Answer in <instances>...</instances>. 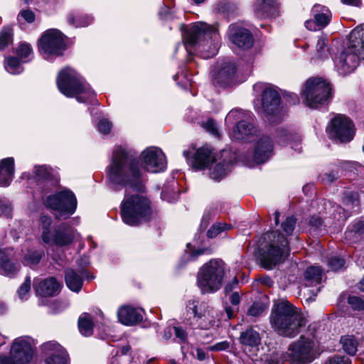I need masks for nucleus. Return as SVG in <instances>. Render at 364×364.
Returning a JSON list of instances; mask_svg holds the SVG:
<instances>
[{
    "label": "nucleus",
    "mask_w": 364,
    "mask_h": 364,
    "mask_svg": "<svg viewBox=\"0 0 364 364\" xmlns=\"http://www.w3.org/2000/svg\"><path fill=\"white\" fill-rule=\"evenodd\" d=\"M107 181L109 188L114 191L124 188L141 192L144 190L136 157L122 147L113 151L112 161L107 167Z\"/></svg>",
    "instance_id": "f257e3e1"
},
{
    "label": "nucleus",
    "mask_w": 364,
    "mask_h": 364,
    "mask_svg": "<svg viewBox=\"0 0 364 364\" xmlns=\"http://www.w3.org/2000/svg\"><path fill=\"white\" fill-rule=\"evenodd\" d=\"M219 39L217 29L203 22L194 23L183 37L187 53L191 54L193 51H197L204 59L212 58L217 54Z\"/></svg>",
    "instance_id": "f03ea898"
},
{
    "label": "nucleus",
    "mask_w": 364,
    "mask_h": 364,
    "mask_svg": "<svg viewBox=\"0 0 364 364\" xmlns=\"http://www.w3.org/2000/svg\"><path fill=\"white\" fill-rule=\"evenodd\" d=\"M360 60H364V23L350 32L349 46L333 58L335 70L346 76L354 72Z\"/></svg>",
    "instance_id": "7ed1b4c3"
},
{
    "label": "nucleus",
    "mask_w": 364,
    "mask_h": 364,
    "mask_svg": "<svg viewBox=\"0 0 364 364\" xmlns=\"http://www.w3.org/2000/svg\"><path fill=\"white\" fill-rule=\"evenodd\" d=\"M306 318L296 307L288 301L279 303L272 311L270 323L280 336L294 338L306 325Z\"/></svg>",
    "instance_id": "20e7f679"
},
{
    "label": "nucleus",
    "mask_w": 364,
    "mask_h": 364,
    "mask_svg": "<svg viewBox=\"0 0 364 364\" xmlns=\"http://www.w3.org/2000/svg\"><path fill=\"white\" fill-rule=\"evenodd\" d=\"M258 259L261 265L271 269L283 262L289 254V242L277 231L264 233L260 240Z\"/></svg>",
    "instance_id": "39448f33"
},
{
    "label": "nucleus",
    "mask_w": 364,
    "mask_h": 364,
    "mask_svg": "<svg viewBox=\"0 0 364 364\" xmlns=\"http://www.w3.org/2000/svg\"><path fill=\"white\" fill-rule=\"evenodd\" d=\"M57 85L61 93L68 97H75L79 102H92L95 99V93L90 85L70 68L60 72Z\"/></svg>",
    "instance_id": "423d86ee"
},
{
    "label": "nucleus",
    "mask_w": 364,
    "mask_h": 364,
    "mask_svg": "<svg viewBox=\"0 0 364 364\" xmlns=\"http://www.w3.org/2000/svg\"><path fill=\"white\" fill-rule=\"evenodd\" d=\"M122 220L129 225H136L149 220L152 214L150 200L142 193L129 195L126 191L121 205Z\"/></svg>",
    "instance_id": "0eeeda50"
},
{
    "label": "nucleus",
    "mask_w": 364,
    "mask_h": 364,
    "mask_svg": "<svg viewBox=\"0 0 364 364\" xmlns=\"http://www.w3.org/2000/svg\"><path fill=\"white\" fill-rule=\"evenodd\" d=\"M52 223L50 217H41V237L44 243L61 247L70 245L79 237V233L68 223H63L53 228Z\"/></svg>",
    "instance_id": "6e6552de"
},
{
    "label": "nucleus",
    "mask_w": 364,
    "mask_h": 364,
    "mask_svg": "<svg viewBox=\"0 0 364 364\" xmlns=\"http://www.w3.org/2000/svg\"><path fill=\"white\" fill-rule=\"evenodd\" d=\"M331 85L321 77L308 79L301 91L304 103L309 107L317 109L327 104L332 97Z\"/></svg>",
    "instance_id": "1a4fd4ad"
},
{
    "label": "nucleus",
    "mask_w": 364,
    "mask_h": 364,
    "mask_svg": "<svg viewBox=\"0 0 364 364\" xmlns=\"http://www.w3.org/2000/svg\"><path fill=\"white\" fill-rule=\"evenodd\" d=\"M225 277V264L220 259L210 260L200 269L197 284L203 294L213 293L220 289Z\"/></svg>",
    "instance_id": "9d476101"
},
{
    "label": "nucleus",
    "mask_w": 364,
    "mask_h": 364,
    "mask_svg": "<svg viewBox=\"0 0 364 364\" xmlns=\"http://www.w3.org/2000/svg\"><path fill=\"white\" fill-rule=\"evenodd\" d=\"M237 121L233 128L231 137L237 141L250 142L254 140L257 129L254 125L253 114L249 111L234 109L229 112L225 117L226 124H232Z\"/></svg>",
    "instance_id": "9b49d317"
},
{
    "label": "nucleus",
    "mask_w": 364,
    "mask_h": 364,
    "mask_svg": "<svg viewBox=\"0 0 364 364\" xmlns=\"http://www.w3.org/2000/svg\"><path fill=\"white\" fill-rule=\"evenodd\" d=\"M255 92H262L261 100L255 101L257 112L269 122H273V118L279 113L280 97L278 92L271 85L264 83H257L253 86Z\"/></svg>",
    "instance_id": "f8f14e48"
},
{
    "label": "nucleus",
    "mask_w": 364,
    "mask_h": 364,
    "mask_svg": "<svg viewBox=\"0 0 364 364\" xmlns=\"http://www.w3.org/2000/svg\"><path fill=\"white\" fill-rule=\"evenodd\" d=\"M34 345V341L30 336L15 338L11 345L9 353L0 354V364H28L33 358Z\"/></svg>",
    "instance_id": "ddd939ff"
},
{
    "label": "nucleus",
    "mask_w": 364,
    "mask_h": 364,
    "mask_svg": "<svg viewBox=\"0 0 364 364\" xmlns=\"http://www.w3.org/2000/svg\"><path fill=\"white\" fill-rule=\"evenodd\" d=\"M316 352L315 342L301 336L298 341L289 345L288 350L282 354L281 359L290 364L308 363L314 360Z\"/></svg>",
    "instance_id": "4468645a"
},
{
    "label": "nucleus",
    "mask_w": 364,
    "mask_h": 364,
    "mask_svg": "<svg viewBox=\"0 0 364 364\" xmlns=\"http://www.w3.org/2000/svg\"><path fill=\"white\" fill-rule=\"evenodd\" d=\"M46 205L56 212V217L65 218L72 215L77 208V199L69 189L64 188L47 197Z\"/></svg>",
    "instance_id": "2eb2a0df"
},
{
    "label": "nucleus",
    "mask_w": 364,
    "mask_h": 364,
    "mask_svg": "<svg viewBox=\"0 0 364 364\" xmlns=\"http://www.w3.org/2000/svg\"><path fill=\"white\" fill-rule=\"evenodd\" d=\"M39 51L44 58L62 55L65 50L63 34L57 29H49L41 36L38 43Z\"/></svg>",
    "instance_id": "dca6fc26"
},
{
    "label": "nucleus",
    "mask_w": 364,
    "mask_h": 364,
    "mask_svg": "<svg viewBox=\"0 0 364 364\" xmlns=\"http://www.w3.org/2000/svg\"><path fill=\"white\" fill-rule=\"evenodd\" d=\"M326 132L331 139L340 142H348L354 136L355 131L352 121L342 114H337L331 121L326 128Z\"/></svg>",
    "instance_id": "f3484780"
},
{
    "label": "nucleus",
    "mask_w": 364,
    "mask_h": 364,
    "mask_svg": "<svg viewBox=\"0 0 364 364\" xmlns=\"http://www.w3.org/2000/svg\"><path fill=\"white\" fill-rule=\"evenodd\" d=\"M183 156L191 161L192 166L196 170H204L210 168L217 161L219 155H215L214 149L208 145L198 149L193 154L191 149L183 152Z\"/></svg>",
    "instance_id": "a211bd4d"
},
{
    "label": "nucleus",
    "mask_w": 364,
    "mask_h": 364,
    "mask_svg": "<svg viewBox=\"0 0 364 364\" xmlns=\"http://www.w3.org/2000/svg\"><path fill=\"white\" fill-rule=\"evenodd\" d=\"M188 311H191L193 317L202 329L213 327L217 319V312L205 303L199 304L198 301H189L187 304Z\"/></svg>",
    "instance_id": "6ab92c4d"
},
{
    "label": "nucleus",
    "mask_w": 364,
    "mask_h": 364,
    "mask_svg": "<svg viewBox=\"0 0 364 364\" xmlns=\"http://www.w3.org/2000/svg\"><path fill=\"white\" fill-rule=\"evenodd\" d=\"M305 284L301 293L305 296L306 301L309 303L315 300L320 287H317L322 279V270L319 267H309L304 272Z\"/></svg>",
    "instance_id": "aec40b11"
},
{
    "label": "nucleus",
    "mask_w": 364,
    "mask_h": 364,
    "mask_svg": "<svg viewBox=\"0 0 364 364\" xmlns=\"http://www.w3.org/2000/svg\"><path fill=\"white\" fill-rule=\"evenodd\" d=\"M141 158L146 169L149 172L158 173L166 168V156L159 148H147L141 153Z\"/></svg>",
    "instance_id": "412c9836"
},
{
    "label": "nucleus",
    "mask_w": 364,
    "mask_h": 364,
    "mask_svg": "<svg viewBox=\"0 0 364 364\" xmlns=\"http://www.w3.org/2000/svg\"><path fill=\"white\" fill-rule=\"evenodd\" d=\"M208 168L210 170V177L215 181H220L232 170L233 166V157L231 153L227 150H223L220 153L218 160Z\"/></svg>",
    "instance_id": "4be33fe9"
},
{
    "label": "nucleus",
    "mask_w": 364,
    "mask_h": 364,
    "mask_svg": "<svg viewBox=\"0 0 364 364\" xmlns=\"http://www.w3.org/2000/svg\"><path fill=\"white\" fill-rule=\"evenodd\" d=\"M230 41L239 48L247 50L253 46L254 38L252 33L246 28L237 24H231L228 30Z\"/></svg>",
    "instance_id": "5701e85b"
},
{
    "label": "nucleus",
    "mask_w": 364,
    "mask_h": 364,
    "mask_svg": "<svg viewBox=\"0 0 364 364\" xmlns=\"http://www.w3.org/2000/svg\"><path fill=\"white\" fill-rule=\"evenodd\" d=\"M41 350L50 355L46 364H68V355L66 351L55 341H48L41 346Z\"/></svg>",
    "instance_id": "b1692460"
},
{
    "label": "nucleus",
    "mask_w": 364,
    "mask_h": 364,
    "mask_svg": "<svg viewBox=\"0 0 364 364\" xmlns=\"http://www.w3.org/2000/svg\"><path fill=\"white\" fill-rule=\"evenodd\" d=\"M274 151L273 142L267 135H262L256 141L253 158L256 163L266 162L272 155Z\"/></svg>",
    "instance_id": "393cba45"
},
{
    "label": "nucleus",
    "mask_w": 364,
    "mask_h": 364,
    "mask_svg": "<svg viewBox=\"0 0 364 364\" xmlns=\"http://www.w3.org/2000/svg\"><path fill=\"white\" fill-rule=\"evenodd\" d=\"M236 66L233 62L227 61L221 64L219 70L214 75V83L223 87L230 86L232 83Z\"/></svg>",
    "instance_id": "a878e982"
},
{
    "label": "nucleus",
    "mask_w": 364,
    "mask_h": 364,
    "mask_svg": "<svg viewBox=\"0 0 364 364\" xmlns=\"http://www.w3.org/2000/svg\"><path fill=\"white\" fill-rule=\"evenodd\" d=\"M33 287L36 294L42 296H53L60 291V284L54 277L36 281Z\"/></svg>",
    "instance_id": "bb28decb"
},
{
    "label": "nucleus",
    "mask_w": 364,
    "mask_h": 364,
    "mask_svg": "<svg viewBox=\"0 0 364 364\" xmlns=\"http://www.w3.org/2000/svg\"><path fill=\"white\" fill-rule=\"evenodd\" d=\"M117 316L119 321L127 326L134 325L142 320V315L139 311L129 306L119 308Z\"/></svg>",
    "instance_id": "cd10ccee"
},
{
    "label": "nucleus",
    "mask_w": 364,
    "mask_h": 364,
    "mask_svg": "<svg viewBox=\"0 0 364 364\" xmlns=\"http://www.w3.org/2000/svg\"><path fill=\"white\" fill-rule=\"evenodd\" d=\"M85 275L83 270L77 272L73 269H66L65 270V280L67 287L73 291L78 292L82 287Z\"/></svg>",
    "instance_id": "c85d7f7f"
},
{
    "label": "nucleus",
    "mask_w": 364,
    "mask_h": 364,
    "mask_svg": "<svg viewBox=\"0 0 364 364\" xmlns=\"http://www.w3.org/2000/svg\"><path fill=\"white\" fill-rule=\"evenodd\" d=\"M278 12V4L274 0H264L255 6V14L260 18L275 17Z\"/></svg>",
    "instance_id": "c756f323"
},
{
    "label": "nucleus",
    "mask_w": 364,
    "mask_h": 364,
    "mask_svg": "<svg viewBox=\"0 0 364 364\" xmlns=\"http://www.w3.org/2000/svg\"><path fill=\"white\" fill-rule=\"evenodd\" d=\"M238 339L243 347L253 348L260 345L262 338L257 331L250 327L242 331Z\"/></svg>",
    "instance_id": "7c9ffc66"
},
{
    "label": "nucleus",
    "mask_w": 364,
    "mask_h": 364,
    "mask_svg": "<svg viewBox=\"0 0 364 364\" xmlns=\"http://www.w3.org/2000/svg\"><path fill=\"white\" fill-rule=\"evenodd\" d=\"M14 172V160L6 158L0 161V186H8L12 181Z\"/></svg>",
    "instance_id": "2f4dec72"
},
{
    "label": "nucleus",
    "mask_w": 364,
    "mask_h": 364,
    "mask_svg": "<svg viewBox=\"0 0 364 364\" xmlns=\"http://www.w3.org/2000/svg\"><path fill=\"white\" fill-rule=\"evenodd\" d=\"M330 55L328 38L324 36L318 37L315 52L311 60L315 63H318L327 59Z\"/></svg>",
    "instance_id": "473e14b6"
},
{
    "label": "nucleus",
    "mask_w": 364,
    "mask_h": 364,
    "mask_svg": "<svg viewBox=\"0 0 364 364\" xmlns=\"http://www.w3.org/2000/svg\"><path fill=\"white\" fill-rule=\"evenodd\" d=\"M19 269L20 265L11 261L4 250H0V274L13 277Z\"/></svg>",
    "instance_id": "72a5a7b5"
},
{
    "label": "nucleus",
    "mask_w": 364,
    "mask_h": 364,
    "mask_svg": "<svg viewBox=\"0 0 364 364\" xmlns=\"http://www.w3.org/2000/svg\"><path fill=\"white\" fill-rule=\"evenodd\" d=\"M312 15L316 21L318 28H323L326 26L330 22L331 18V13L330 10L322 5H314L311 9Z\"/></svg>",
    "instance_id": "f704fd0d"
},
{
    "label": "nucleus",
    "mask_w": 364,
    "mask_h": 364,
    "mask_svg": "<svg viewBox=\"0 0 364 364\" xmlns=\"http://www.w3.org/2000/svg\"><path fill=\"white\" fill-rule=\"evenodd\" d=\"M44 256V251L34 247L26 249L23 252L22 262L26 266L31 268L36 267Z\"/></svg>",
    "instance_id": "c9c22d12"
},
{
    "label": "nucleus",
    "mask_w": 364,
    "mask_h": 364,
    "mask_svg": "<svg viewBox=\"0 0 364 364\" xmlns=\"http://www.w3.org/2000/svg\"><path fill=\"white\" fill-rule=\"evenodd\" d=\"M93 321L90 314H82L78 319V328L80 333L85 336H90L93 333Z\"/></svg>",
    "instance_id": "e433bc0d"
},
{
    "label": "nucleus",
    "mask_w": 364,
    "mask_h": 364,
    "mask_svg": "<svg viewBox=\"0 0 364 364\" xmlns=\"http://www.w3.org/2000/svg\"><path fill=\"white\" fill-rule=\"evenodd\" d=\"M277 141L282 145H285L287 142L291 138H295L296 141L291 145V148L294 149L298 152L301 151V146L300 143L297 141L298 136L292 134L287 129H281L279 131L277 134Z\"/></svg>",
    "instance_id": "4c0bfd02"
},
{
    "label": "nucleus",
    "mask_w": 364,
    "mask_h": 364,
    "mask_svg": "<svg viewBox=\"0 0 364 364\" xmlns=\"http://www.w3.org/2000/svg\"><path fill=\"white\" fill-rule=\"evenodd\" d=\"M232 228V225L231 224L216 222L208 230L207 236L209 238H214L223 232L231 230Z\"/></svg>",
    "instance_id": "58836bf2"
},
{
    "label": "nucleus",
    "mask_w": 364,
    "mask_h": 364,
    "mask_svg": "<svg viewBox=\"0 0 364 364\" xmlns=\"http://www.w3.org/2000/svg\"><path fill=\"white\" fill-rule=\"evenodd\" d=\"M341 343L344 351L349 355H353L357 352L358 342L353 336H343L341 338Z\"/></svg>",
    "instance_id": "ea45409f"
},
{
    "label": "nucleus",
    "mask_w": 364,
    "mask_h": 364,
    "mask_svg": "<svg viewBox=\"0 0 364 364\" xmlns=\"http://www.w3.org/2000/svg\"><path fill=\"white\" fill-rule=\"evenodd\" d=\"M33 174L32 177L37 183L47 182L50 177V171L46 166H36Z\"/></svg>",
    "instance_id": "a19ab883"
},
{
    "label": "nucleus",
    "mask_w": 364,
    "mask_h": 364,
    "mask_svg": "<svg viewBox=\"0 0 364 364\" xmlns=\"http://www.w3.org/2000/svg\"><path fill=\"white\" fill-rule=\"evenodd\" d=\"M92 21V18L91 17L88 16L87 15L74 16L73 14H70L68 16V23L70 25L74 26L76 28L87 26L89 24L91 23Z\"/></svg>",
    "instance_id": "79ce46f5"
},
{
    "label": "nucleus",
    "mask_w": 364,
    "mask_h": 364,
    "mask_svg": "<svg viewBox=\"0 0 364 364\" xmlns=\"http://www.w3.org/2000/svg\"><path fill=\"white\" fill-rule=\"evenodd\" d=\"M18 57L24 63L28 62L33 58V49L30 44L27 43H21L17 48Z\"/></svg>",
    "instance_id": "37998d69"
},
{
    "label": "nucleus",
    "mask_w": 364,
    "mask_h": 364,
    "mask_svg": "<svg viewBox=\"0 0 364 364\" xmlns=\"http://www.w3.org/2000/svg\"><path fill=\"white\" fill-rule=\"evenodd\" d=\"M5 69L11 74H19L23 71L20 61L17 58L9 57L5 61Z\"/></svg>",
    "instance_id": "c03bdc74"
},
{
    "label": "nucleus",
    "mask_w": 364,
    "mask_h": 364,
    "mask_svg": "<svg viewBox=\"0 0 364 364\" xmlns=\"http://www.w3.org/2000/svg\"><path fill=\"white\" fill-rule=\"evenodd\" d=\"M13 41L12 30L10 28H4L0 33V50H4Z\"/></svg>",
    "instance_id": "a18cd8bd"
},
{
    "label": "nucleus",
    "mask_w": 364,
    "mask_h": 364,
    "mask_svg": "<svg viewBox=\"0 0 364 364\" xmlns=\"http://www.w3.org/2000/svg\"><path fill=\"white\" fill-rule=\"evenodd\" d=\"M174 6L173 0H164L161 6L159 15L161 18L168 19L171 18L172 9Z\"/></svg>",
    "instance_id": "49530a36"
},
{
    "label": "nucleus",
    "mask_w": 364,
    "mask_h": 364,
    "mask_svg": "<svg viewBox=\"0 0 364 364\" xmlns=\"http://www.w3.org/2000/svg\"><path fill=\"white\" fill-rule=\"evenodd\" d=\"M296 220L294 216L287 217L284 221L282 223L281 227L287 236L291 235L295 229Z\"/></svg>",
    "instance_id": "de8ad7c7"
},
{
    "label": "nucleus",
    "mask_w": 364,
    "mask_h": 364,
    "mask_svg": "<svg viewBox=\"0 0 364 364\" xmlns=\"http://www.w3.org/2000/svg\"><path fill=\"white\" fill-rule=\"evenodd\" d=\"M31 277H26L24 282L18 289V295L21 300H26L29 296L31 290Z\"/></svg>",
    "instance_id": "09e8293b"
},
{
    "label": "nucleus",
    "mask_w": 364,
    "mask_h": 364,
    "mask_svg": "<svg viewBox=\"0 0 364 364\" xmlns=\"http://www.w3.org/2000/svg\"><path fill=\"white\" fill-rule=\"evenodd\" d=\"M348 304L354 311H362L364 309L363 300L355 296H349L348 298Z\"/></svg>",
    "instance_id": "8fccbe9b"
},
{
    "label": "nucleus",
    "mask_w": 364,
    "mask_h": 364,
    "mask_svg": "<svg viewBox=\"0 0 364 364\" xmlns=\"http://www.w3.org/2000/svg\"><path fill=\"white\" fill-rule=\"evenodd\" d=\"M346 264L345 259L339 257H332L328 261V265L333 271L341 269Z\"/></svg>",
    "instance_id": "3c124183"
},
{
    "label": "nucleus",
    "mask_w": 364,
    "mask_h": 364,
    "mask_svg": "<svg viewBox=\"0 0 364 364\" xmlns=\"http://www.w3.org/2000/svg\"><path fill=\"white\" fill-rule=\"evenodd\" d=\"M343 202L346 205H351L353 207L358 206V194L355 192H346Z\"/></svg>",
    "instance_id": "603ef678"
},
{
    "label": "nucleus",
    "mask_w": 364,
    "mask_h": 364,
    "mask_svg": "<svg viewBox=\"0 0 364 364\" xmlns=\"http://www.w3.org/2000/svg\"><path fill=\"white\" fill-rule=\"evenodd\" d=\"M12 206L6 198H0V216L9 218L11 215Z\"/></svg>",
    "instance_id": "864d4df0"
},
{
    "label": "nucleus",
    "mask_w": 364,
    "mask_h": 364,
    "mask_svg": "<svg viewBox=\"0 0 364 364\" xmlns=\"http://www.w3.org/2000/svg\"><path fill=\"white\" fill-rule=\"evenodd\" d=\"M325 364H351L350 360L345 356L334 355L329 358Z\"/></svg>",
    "instance_id": "5fc2aeb1"
},
{
    "label": "nucleus",
    "mask_w": 364,
    "mask_h": 364,
    "mask_svg": "<svg viewBox=\"0 0 364 364\" xmlns=\"http://www.w3.org/2000/svg\"><path fill=\"white\" fill-rule=\"evenodd\" d=\"M213 213H212L210 209L206 210L202 217V219L200 221V228L201 230L206 229L208 228V226L209 225L210 221L213 220Z\"/></svg>",
    "instance_id": "6e6d98bb"
},
{
    "label": "nucleus",
    "mask_w": 364,
    "mask_h": 364,
    "mask_svg": "<svg viewBox=\"0 0 364 364\" xmlns=\"http://www.w3.org/2000/svg\"><path fill=\"white\" fill-rule=\"evenodd\" d=\"M264 311V307L258 303L253 304L248 309L247 314L252 316H259Z\"/></svg>",
    "instance_id": "4d7b16f0"
},
{
    "label": "nucleus",
    "mask_w": 364,
    "mask_h": 364,
    "mask_svg": "<svg viewBox=\"0 0 364 364\" xmlns=\"http://www.w3.org/2000/svg\"><path fill=\"white\" fill-rule=\"evenodd\" d=\"M176 337L180 342L186 343L188 340L187 332L181 326H174L173 328Z\"/></svg>",
    "instance_id": "13d9d810"
},
{
    "label": "nucleus",
    "mask_w": 364,
    "mask_h": 364,
    "mask_svg": "<svg viewBox=\"0 0 364 364\" xmlns=\"http://www.w3.org/2000/svg\"><path fill=\"white\" fill-rule=\"evenodd\" d=\"M112 128V124L107 119H102L98 123V130L104 134L109 133Z\"/></svg>",
    "instance_id": "bf43d9fd"
},
{
    "label": "nucleus",
    "mask_w": 364,
    "mask_h": 364,
    "mask_svg": "<svg viewBox=\"0 0 364 364\" xmlns=\"http://www.w3.org/2000/svg\"><path fill=\"white\" fill-rule=\"evenodd\" d=\"M204 128L210 134L219 136V134L218 132L217 126L213 119H208L205 124H204Z\"/></svg>",
    "instance_id": "052dcab7"
},
{
    "label": "nucleus",
    "mask_w": 364,
    "mask_h": 364,
    "mask_svg": "<svg viewBox=\"0 0 364 364\" xmlns=\"http://www.w3.org/2000/svg\"><path fill=\"white\" fill-rule=\"evenodd\" d=\"M229 347L230 343L227 341H224L209 346L208 349L210 351H221L228 349Z\"/></svg>",
    "instance_id": "680f3d73"
},
{
    "label": "nucleus",
    "mask_w": 364,
    "mask_h": 364,
    "mask_svg": "<svg viewBox=\"0 0 364 364\" xmlns=\"http://www.w3.org/2000/svg\"><path fill=\"white\" fill-rule=\"evenodd\" d=\"M18 16L21 17L23 19H24L26 22L29 23H33L35 21V14L30 9L22 10L19 13Z\"/></svg>",
    "instance_id": "e2e57ef3"
},
{
    "label": "nucleus",
    "mask_w": 364,
    "mask_h": 364,
    "mask_svg": "<svg viewBox=\"0 0 364 364\" xmlns=\"http://www.w3.org/2000/svg\"><path fill=\"white\" fill-rule=\"evenodd\" d=\"M284 97L287 102L290 105H296L299 102V96L292 92H286Z\"/></svg>",
    "instance_id": "0e129e2a"
},
{
    "label": "nucleus",
    "mask_w": 364,
    "mask_h": 364,
    "mask_svg": "<svg viewBox=\"0 0 364 364\" xmlns=\"http://www.w3.org/2000/svg\"><path fill=\"white\" fill-rule=\"evenodd\" d=\"M238 280L236 277L233 279V280L225 285V294H228L231 292L233 289L237 287Z\"/></svg>",
    "instance_id": "69168bd1"
},
{
    "label": "nucleus",
    "mask_w": 364,
    "mask_h": 364,
    "mask_svg": "<svg viewBox=\"0 0 364 364\" xmlns=\"http://www.w3.org/2000/svg\"><path fill=\"white\" fill-rule=\"evenodd\" d=\"M305 26L307 29L310 31H316L320 30L322 28H318V25H317L316 21L314 18L313 20H307L305 22Z\"/></svg>",
    "instance_id": "338daca9"
},
{
    "label": "nucleus",
    "mask_w": 364,
    "mask_h": 364,
    "mask_svg": "<svg viewBox=\"0 0 364 364\" xmlns=\"http://www.w3.org/2000/svg\"><path fill=\"white\" fill-rule=\"evenodd\" d=\"M354 230L358 234H364V220L355 225Z\"/></svg>",
    "instance_id": "774afa93"
}]
</instances>
